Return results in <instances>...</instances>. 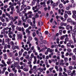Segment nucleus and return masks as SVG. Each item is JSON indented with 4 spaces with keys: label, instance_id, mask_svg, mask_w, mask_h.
<instances>
[{
    "label": "nucleus",
    "instance_id": "nucleus-12",
    "mask_svg": "<svg viewBox=\"0 0 76 76\" xmlns=\"http://www.w3.org/2000/svg\"><path fill=\"white\" fill-rule=\"evenodd\" d=\"M38 14L37 13H36V15H35V18H39V15H38Z\"/></svg>",
    "mask_w": 76,
    "mask_h": 76
},
{
    "label": "nucleus",
    "instance_id": "nucleus-28",
    "mask_svg": "<svg viewBox=\"0 0 76 76\" xmlns=\"http://www.w3.org/2000/svg\"><path fill=\"white\" fill-rule=\"evenodd\" d=\"M71 24H72L73 25H75V24H76V23H75V22L72 21L71 22Z\"/></svg>",
    "mask_w": 76,
    "mask_h": 76
},
{
    "label": "nucleus",
    "instance_id": "nucleus-54",
    "mask_svg": "<svg viewBox=\"0 0 76 76\" xmlns=\"http://www.w3.org/2000/svg\"><path fill=\"white\" fill-rule=\"evenodd\" d=\"M11 45H13L14 44V43H13V42L11 41L10 42Z\"/></svg>",
    "mask_w": 76,
    "mask_h": 76
},
{
    "label": "nucleus",
    "instance_id": "nucleus-29",
    "mask_svg": "<svg viewBox=\"0 0 76 76\" xmlns=\"http://www.w3.org/2000/svg\"><path fill=\"white\" fill-rule=\"evenodd\" d=\"M64 60L65 61H68V58H64Z\"/></svg>",
    "mask_w": 76,
    "mask_h": 76
},
{
    "label": "nucleus",
    "instance_id": "nucleus-27",
    "mask_svg": "<svg viewBox=\"0 0 76 76\" xmlns=\"http://www.w3.org/2000/svg\"><path fill=\"white\" fill-rule=\"evenodd\" d=\"M67 51H68V52H69V53H70V52H71V51H72V50H71V49H69V48L67 49Z\"/></svg>",
    "mask_w": 76,
    "mask_h": 76
},
{
    "label": "nucleus",
    "instance_id": "nucleus-5",
    "mask_svg": "<svg viewBox=\"0 0 76 76\" xmlns=\"http://www.w3.org/2000/svg\"><path fill=\"white\" fill-rule=\"evenodd\" d=\"M72 7V5L68 6V7L66 8V10H69L70 9V7Z\"/></svg>",
    "mask_w": 76,
    "mask_h": 76
},
{
    "label": "nucleus",
    "instance_id": "nucleus-35",
    "mask_svg": "<svg viewBox=\"0 0 76 76\" xmlns=\"http://www.w3.org/2000/svg\"><path fill=\"white\" fill-rule=\"evenodd\" d=\"M72 18L73 19H75L76 18V15H72Z\"/></svg>",
    "mask_w": 76,
    "mask_h": 76
},
{
    "label": "nucleus",
    "instance_id": "nucleus-47",
    "mask_svg": "<svg viewBox=\"0 0 76 76\" xmlns=\"http://www.w3.org/2000/svg\"><path fill=\"white\" fill-rule=\"evenodd\" d=\"M23 61L24 63H25L26 62V63H27L28 61L26 60V59H24L23 60Z\"/></svg>",
    "mask_w": 76,
    "mask_h": 76
},
{
    "label": "nucleus",
    "instance_id": "nucleus-3",
    "mask_svg": "<svg viewBox=\"0 0 76 76\" xmlns=\"http://www.w3.org/2000/svg\"><path fill=\"white\" fill-rule=\"evenodd\" d=\"M36 1L38 3L39 2V0H33V1L31 2L32 4L33 5H35V3H36Z\"/></svg>",
    "mask_w": 76,
    "mask_h": 76
},
{
    "label": "nucleus",
    "instance_id": "nucleus-61",
    "mask_svg": "<svg viewBox=\"0 0 76 76\" xmlns=\"http://www.w3.org/2000/svg\"><path fill=\"white\" fill-rule=\"evenodd\" d=\"M74 41L75 43H76V39L75 38H74Z\"/></svg>",
    "mask_w": 76,
    "mask_h": 76
},
{
    "label": "nucleus",
    "instance_id": "nucleus-13",
    "mask_svg": "<svg viewBox=\"0 0 76 76\" xmlns=\"http://www.w3.org/2000/svg\"><path fill=\"white\" fill-rule=\"evenodd\" d=\"M75 57H76V56H75V55H73V56H72V60H75V59H76V58H75Z\"/></svg>",
    "mask_w": 76,
    "mask_h": 76
},
{
    "label": "nucleus",
    "instance_id": "nucleus-18",
    "mask_svg": "<svg viewBox=\"0 0 76 76\" xmlns=\"http://www.w3.org/2000/svg\"><path fill=\"white\" fill-rule=\"evenodd\" d=\"M68 17V15H67V14L65 13L64 15V18H67Z\"/></svg>",
    "mask_w": 76,
    "mask_h": 76
},
{
    "label": "nucleus",
    "instance_id": "nucleus-9",
    "mask_svg": "<svg viewBox=\"0 0 76 76\" xmlns=\"http://www.w3.org/2000/svg\"><path fill=\"white\" fill-rule=\"evenodd\" d=\"M67 13L69 16H70L72 15V13H71V11H68Z\"/></svg>",
    "mask_w": 76,
    "mask_h": 76
},
{
    "label": "nucleus",
    "instance_id": "nucleus-48",
    "mask_svg": "<svg viewBox=\"0 0 76 76\" xmlns=\"http://www.w3.org/2000/svg\"><path fill=\"white\" fill-rule=\"evenodd\" d=\"M5 75H6V76L7 75H8V74H9V72L6 71L5 72Z\"/></svg>",
    "mask_w": 76,
    "mask_h": 76
},
{
    "label": "nucleus",
    "instance_id": "nucleus-33",
    "mask_svg": "<svg viewBox=\"0 0 76 76\" xmlns=\"http://www.w3.org/2000/svg\"><path fill=\"white\" fill-rule=\"evenodd\" d=\"M70 27V26H69V25H67L66 26V28L67 29H69V28Z\"/></svg>",
    "mask_w": 76,
    "mask_h": 76
},
{
    "label": "nucleus",
    "instance_id": "nucleus-7",
    "mask_svg": "<svg viewBox=\"0 0 76 76\" xmlns=\"http://www.w3.org/2000/svg\"><path fill=\"white\" fill-rule=\"evenodd\" d=\"M72 21V19H71L70 18H68L67 20V22H70L71 23Z\"/></svg>",
    "mask_w": 76,
    "mask_h": 76
},
{
    "label": "nucleus",
    "instance_id": "nucleus-17",
    "mask_svg": "<svg viewBox=\"0 0 76 76\" xmlns=\"http://www.w3.org/2000/svg\"><path fill=\"white\" fill-rule=\"evenodd\" d=\"M28 54V53H27V52L26 51L24 52L23 54V56H26V55Z\"/></svg>",
    "mask_w": 76,
    "mask_h": 76
},
{
    "label": "nucleus",
    "instance_id": "nucleus-19",
    "mask_svg": "<svg viewBox=\"0 0 76 76\" xmlns=\"http://www.w3.org/2000/svg\"><path fill=\"white\" fill-rule=\"evenodd\" d=\"M66 45L67 47H70L71 46V43H68Z\"/></svg>",
    "mask_w": 76,
    "mask_h": 76
},
{
    "label": "nucleus",
    "instance_id": "nucleus-20",
    "mask_svg": "<svg viewBox=\"0 0 76 76\" xmlns=\"http://www.w3.org/2000/svg\"><path fill=\"white\" fill-rule=\"evenodd\" d=\"M33 37H35V36H36V33L35 32H34L32 34Z\"/></svg>",
    "mask_w": 76,
    "mask_h": 76
},
{
    "label": "nucleus",
    "instance_id": "nucleus-50",
    "mask_svg": "<svg viewBox=\"0 0 76 76\" xmlns=\"http://www.w3.org/2000/svg\"><path fill=\"white\" fill-rule=\"evenodd\" d=\"M49 50H50V48H48L46 50L47 53H48L49 52Z\"/></svg>",
    "mask_w": 76,
    "mask_h": 76
},
{
    "label": "nucleus",
    "instance_id": "nucleus-16",
    "mask_svg": "<svg viewBox=\"0 0 76 76\" xmlns=\"http://www.w3.org/2000/svg\"><path fill=\"white\" fill-rule=\"evenodd\" d=\"M8 54L9 56H10L11 57H12L13 56V55H12V54L11 52H9V53H8Z\"/></svg>",
    "mask_w": 76,
    "mask_h": 76
},
{
    "label": "nucleus",
    "instance_id": "nucleus-26",
    "mask_svg": "<svg viewBox=\"0 0 76 76\" xmlns=\"http://www.w3.org/2000/svg\"><path fill=\"white\" fill-rule=\"evenodd\" d=\"M53 20H54L53 18H51V19L50 20V23H52Z\"/></svg>",
    "mask_w": 76,
    "mask_h": 76
},
{
    "label": "nucleus",
    "instance_id": "nucleus-60",
    "mask_svg": "<svg viewBox=\"0 0 76 76\" xmlns=\"http://www.w3.org/2000/svg\"><path fill=\"white\" fill-rule=\"evenodd\" d=\"M34 40L35 41H38V38L37 37H35L34 38Z\"/></svg>",
    "mask_w": 76,
    "mask_h": 76
},
{
    "label": "nucleus",
    "instance_id": "nucleus-39",
    "mask_svg": "<svg viewBox=\"0 0 76 76\" xmlns=\"http://www.w3.org/2000/svg\"><path fill=\"white\" fill-rule=\"evenodd\" d=\"M29 26V25L28 24H26L24 26V27L26 28H27Z\"/></svg>",
    "mask_w": 76,
    "mask_h": 76
},
{
    "label": "nucleus",
    "instance_id": "nucleus-4",
    "mask_svg": "<svg viewBox=\"0 0 76 76\" xmlns=\"http://www.w3.org/2000/svg\"><path fill=\"white\" fill-rule=\"evenodd\" d=\"M10 76H17L16 74L14 73L13 74V73H10L9 74Z\"/></svg>",
    "mask_w": 76,
    "mask_h": 76
},
{
    "label": "nucleus",
    "instance_id": "nucleus-8",
    "mask_svg": "<svg viewBox=\"0 0 76 76\" xmlns=\"http://www.w3.org/2000/svg\"><path fill=\"white\" fill-rule=\"evenodd\" d=\"M22 22L21 21V20H19L18 21V26H20V25H22V24H21Z\"/></svg>",
    "mask_w": 76,
    "mask_h": 76
},
{
    "label": "nucleus",
    "instance_id": "nucleus-24",
    "mask_svg": "<svg viewBox=\"0 0 76 76\" xmlns=\"http://www.w3.org/2000/svg\"><path fill=\"white\" fill-rule=\"evenodd\" d=\"M22 54V52H21V51H20L19 52V56H21Z\"/></svg>",
    "mask_w": 76,
    "mask_h": 76
},
{
    "label": "nucleus",
    "instance_id": "nucleus-40",
    "mask_svg": "<svg viewBox=\"0 0 76 76\" xmlns=\"http://www.w3.org/2000/svg\"><path fill=\"white\" fill-rule=\"evenodd\" d=\"M65 41H69V38L67 37L65 39Z\"/></svg>",
    "mask_w": 76,
    "mask_h": 76
},
{
    "label": "nucleus",
    "instance_id": "nucleus-22",
    "mask_svg": "<svg viewBox=\"0 0 76 76\" xmlns=\"http://www.w3.org/2000/svg\"><path fill=\"white\" fill-rule=\"evenodd\" d=\"M23 70L25 72H27V71H28V69L27 68H24L23 69Z\"/></svg>",
    "mask_w": 76,
    "mask_h": 76
},
{
    "label": "nucleus",
    "instance_id": "nucleus-63",
    "mask_svg": "<svg viewBox=\"0 0 76 76\" xmlns=\"http://www.w3.org/2000/svg\"><path fill=\"white\" fill-rule=\"evenodd\" d=\"M74 53H76V48L73 50Z\"/></svg>",
    "mask_w": 76,
    "mask_h": 76
},
{
    "label": "nucleus",
    "instance_id": "nucleus-32",
    "mask_svg": "<svg viewBox=\"0 0 76 76\" xmlns=\"http://www.w3.org/2000/svg\"><path fill=\"white\" fill-rule=\"evenodd\" d=\"M31 63H32V62H31V61H30L29 60V59H28V64H31Z\"/></svg>",
    "mask_w": 76,
    "mask_h": 76
},
{
    "label": "nucleus",
    "instance_id": "nucleus-2",
    "mask_svg": "<svg viewBox=\"0 0 76 76\" xmlns=\"http://www.w3.org/2000/svg\"><path fill=\"white\" fill-rule=\"evenodd\" d=\"M29 28H27L26 29V32L28 33V34L27 35V37H29L30 35V34H31V31H29Z\"/></svg>",
    "mask_w": 76,
    "mask_h": 76
},
{
    "label": "nucleus",
    "instance_id": "nucleus-62",
    "mask_svg": "<svg viewBox=\"0 0 76 76\" xmlns=\"http://www.w3.org/2000/svg\"><path fill=\"white\" fill-rule=\"evenodd\" d=\"M4 7L5 9L7 8V5H5L4 6Z\"/></svg>",
    "mask_w": 76,
    "mask_h": 76
},
{
    "label": "nucleus",
    "instance_id": "nucleus-14",
    "mask_svg": "<svg viewBox=\"0 0 76 76\" xmlns=\"http://www.w3.org/2000/svg\"><path fill=\"white\" fill-rule=\"evenodd\" d=\"M59 7L61 9V8H63V5L62 4H60L59 5Z\"/></svg>",
    "mask_w": 76,
    "mask_h": 76
},
{
    "label": "nucleus",
    "instance_id": "nucleus-52",
    "mask_svg": "<svg viewBox=\"0 0 76 76\" xmlns=\"http://www.w3.org/2000/svg\"><path fill=\"white\" fill-rule=\"evenodd\" d=\"M10 25H12V24H13V21L12 20H11L10 21Z\"/></svg>",
    "mask_w": 76,
    "mask_h": 76
},
{
    "label": "nucleus",
    "instance_id": "nucleus-44",
    "mask_svg": "<svg viewBox=\"0 0 76 76\" xmlns=\"http://www.w3.org/2000/svg\"><path fill=\"white\" fill-rule=\"evenodd\" d=\"M64 63H59V65L61 66H64Z\"/></svg>",
    "mask_w": 76,
    "mask_h": 76
},
{
    "label": "nucleus",
    "instance_id": "nucleus-34",
    "mask_svg": "<svg viewBox=\"0 0 76 76\" xmlns=\"http://www.w3.org/2000/svg\"><path fill=\"white\" fill-rule=\"evenodd\" d=\"M72 13L73 15H76V11H73L72 12Z\"/></svg>",
    "mask_w": 76,
    "mask_h": 76
},
{
    "label": "nucleus",
    "instance_id": "nucleus-58",
    "mask_svg": "<svg viewBox=\"0 0 76 76\" xmlns=\"http://www.w3.org/2000/svg\"><path fill=\"white\" fill-rule=\"evenodd\" d=\"M50 1H48L47 2V4L48 5V4H50Z\"/></svg>",
    "mask_w": 76,
    "mask_h": 76
},
{
    "label": "nucleus",
    "instance_id": "nucleus-64",
    "mask_svg": "<svg viewBox=\"0 0 76 76\" xmlns=\"http://www.w3.org/2000/svg\"><path fill=\"white\" fill-rule=\"evenodd\" d=\"M3 53H6V49H4L3 50Z\"/></svg>",
    "mask_w": 76,
    "mask_h": 76
},
{
    "label": "nucleus",
    "instance_id": "nucleus-36",
    "mask_svg": "<svg viewBox=\"0 0 76 76\" xmlns=\"http://www.w3.org/2000/svg\"><path fill=\"white\" fill-rule=\"evenodd\" d=\"M59 70L60 72H63V69H62V68H61V67H59Z\"/></svg>",
    "mask_w": 76,
    "mask_h": 76
},
{
    "label": "nucleus",
    "instance_id": "nucleus-11",
    "mask_svg": "<svg viewBox=\"0 0 76 76\" xmlns=\"http://www.w3.org/2000/svg\"><path fill=\"white\" fill-rule=\"evenodd\" d=\"M24 6V4H23V5H22L21 6V9H20V11L21 12L23 9H24V7H23V6Z\"/></svg>",
    "mask_w": 76,
    "mask_h": 76
},
{
    "label": "nucleus",
    "instance_id": "nucleus-57",
    "mask_svg": "<svg viewBox=\"0 0 76 76\" xmlns=\"http://www.w3.org/2000/svg\"><path fill=\"white\" fill-rule=\"evenodd\" d=\"M53 7H55V6H56V4L55 3H54L53 4Z\"/></svg>",
    "mask_w": 76,
    "mask_h": 76
},
{
    "label": "nucleus",
    "instance_id": "nucleus-46",
    "mask_svg": "<svg viewBox=\"0 0 76 76\" xmlns=\"http://www.w3.org/2000/svg\"><path fill=\"white\" fill-rule=\"evenodd\" d=\"M29 55H28L27 56H26L25 57L26 59H28V58H29Z\"/></svg>",
    "mask_w": 76,
    "mask_h": 76
},
{
    "label": "nucleus",
    "instance_id": "nucleus-10",
    "mask_svg": "<svg viewBox=\"0 0 76 76\" xmlns=\"http://www.w3.org/2000/svg\"><path fill=\"white\" fill-rule=\"evenodd\" d=\"M12 48L13 49V50H15L16 49V46H15L14 45H12Z\"/></svg>",
    "mask_w": 76,
    "mask_h": 76
},
{
    "label": "nucleus",
    "instance_id": "nucleus-42",
    "mask_svg": "<svg viewBox=\"0 0 76 76\" xmlns=\"http://www.w3.org/2000/svg\"><path fill=\"white\" fill-rule=\"evenodd\" d=\"M60 3V2L59 1H57L56 3V6H57L58 5V4Z\"/></svg>",
    "mask_w": 76,
    "mask_h": 76
},
{
    "label": "nucleus",
    "instance_id": "nucleus-43",
    "mask_svg": "<svg viewBox=\"0 0 76 76\" xmlns=\"http://www.w3.org/2000/svg\"><path fill=\"white\" fill-rule=\"evenodd\" d=\"M9 28L8 27H6V28H4L3 30L4 31H6V30H8Z\"/></svg>",
    "mask_w": 76,
    "mask_h": 76
},
{
    "label": "nucleus",
    "instance_id": "nucleus-37",
    "mask_svg": "<svg viewBox=\"0 0 76 76\" xmlns=\"http://www.w3.org/2000/svg\"><path fill=\"white\" fill-rule=\"evenodd\" d=\"M29 37L28 39L29 40H30V41H31V40L32 39V37H29H29Z\"/></svg>",
    "mask_w": 76,
    "mask_h": 76
},
{
    "label": "nucleus",
    "instance_id": "nucleus-21",
    "mask_svg": "<svg viewBox=\"0 0 76 76\" xmlns=\"http://www.w3.org/2000/svg\"><path fill=\"white\" fill-rule=\"evenodd\" d=\"M9 41H10V39H9V38H8L5 40V42H9Z\"/></svg>",
    "mask_w": 76,
    "mask_h": 76
},
{
    "label": "nucleus",
    "instance_id": "nucleus-15",
    "mask_svg": "<svg viewBox=\"0 0 76 76\" xmlns=\"http://www.w3.org/2000/svg\"><path fill=\"white\" fill-rule=\"evenodd\" d=\"M73 31L74 32H75L76 31V25L74 27V29L73 30Z\"/></svg>",
    "mask_w": 76,
    "mask_h": 76
},
{
    "label": "nucleus",
    "instance_id": "nucleus-1",
    "mask_svg": "<svg viewBox=\"0 0 76 76\" xmlns=\"http://www.w3.org/2000/svg\"><path fill=\"white\" fill-rule=\"evenodd\" d=\"M75 70H74L72 71H72L70 70L68 71L67 73L68 75H71V76H73L74 74H75Z\"/></svg>",
    "mask_w": 76,
    "mask_h": 76
},
{
    "label": "nucleus",
    "instance_id": "nucleus-25",
    "mask_svg": "<svg viewBox=\"0 0 76 76\" xmlns=\"http://www.w3.org/2000/svg\"><path fill=\"white\" fill-rule=\"evenodd\" d=\"M64 23L61 22L60 24L61 26H63L64 25Z\"/></svg>",
    "mask_w": 76,
    "mask_h": 76
},
{
    "label": "nucleus",
    "instance_id": "nucleus-41",
    "mask_svg": "<svg viewBox=\"0 0 76 76\" xmlns=\"http://www.w3.org/2000/svg\"><path fill=\"white\" fill-rule=\"evenodd\" d=\"M18 30L19 31H21L22 29H21V27H19L18 28Z\"/></svg>",
    "mask_w": 76,
    "mask_h": 76
},
{
    "label": "nucleus",
    "instance_id": "nucleus-53",
    "mask_svg": "<svg viewBox=\"0 0 76 76\" xmlns=\"http://www.w3.org/2000/svg\"><path fill=\"white\" fill-rule=\"evenodd\" d=\"M2 17L3 18H6V16H5V14H2Z\"/></svg>",
    "mask_w": 76,
    "mask_h": 76
},
{
    "label": "nucleus",
    "instance_id": "nucleus-51",
    "mask_svg": "<svg viewBox=\"0 0 76 76\" xmlns=\"http://www.w3.org/2000/svg\"><path fill=\"white\" fill-rule=\"evenodd\" d=\"M27 9H31V7L29 6H27L26 7Z\"/></svg>",
    "mask_w": 76,
    "mask_h": 76
},
{
    "label": "nucleus",
    "instance_id": "nucleus-23",
    "mask_svg": "<svg viewBox=\"0 0 76 76\" xmlns=\"http://www.w3.org/2000/svg\"><path fill=\"white\" fill-rule=\"evenodd\" d=\"M17 13H20V10H19V8H18L17 10Z\"/></svg>",
    "mask_w": 76,
    "mask_h": 76
},
{
    "label": "nucleus",
    "instance_id": "nucleus-30",
    "mask_svg": "<svg viewBox=\"0 0 76 76\" xmlns=\"http://www.w3.org/2000/svg\"><path fill=\"white\" fill-rule=\"evenodd\" d=\"M69 69L70 70H72L73 69V66H69Z\"/></svg>",
    "mask_w": 76,
    "mask_h": 76
},
{
    "label": "nucleus",
    "instance_id": "nucleus-49",
    "mask_svg": "<svg viewBox=\"0 0 76 76\" xmlns=\"http://www.w3.org/2000/svg\"><path fill=\"white\" fill-rule=\"evenodd\" d=\"M15 48H17L18 50H19V46H15Z\"/></svg>",
    "mask_w": 76,
    "mask_h": 76
},
{
    "label": "nucleus",
    "instance_id": "nucleus-59",
    "mask_svg": "<svg viewBox=\"0 0 76 76\" xmlns=\"http://www.w3.org/2000/svg\"><path fill=\"white\" fill-rule=\"evenodd\" d=\"M69 53L68 52H67L65 56H69Z\"/></svg>",
    "mask_w": 76,
    "mask_h": 76
},
{
    "label": "nucleus",
    "instance_id": "nucleus-38",
    "mask_svg": "<svg viewBox=\"0 0 76 76\" xmlns=\"http://www.w3.org/2000/svg\"><path fill=\"white\" fill-rule=\"evenodd\" d=\"M45 35H47L48 34V31H45Z\"/></svg>",
    "mask_w": 76,
    "mask_h": 76
},
{
    "label": "nucleus",
    "instance_id": "nucleus-31",
    "mask_svg": "<svg viewBox=\"0 0 76 76\" xmlns=\"http://www.w3.org/2000/svg\"><path fill=\"white\" fill-rule=\"evenodd\" d=\"M46 65H48V60H46V62H45Z\"/></svg>",
    "mask_w": 76,
    "mask_h": 76
},
{
    "label": "nucleus",
    "instance_id": "nucleus-45",
    "mask_svg": "<svg viewBox=\"0 0 76 76\" xmlns=\"http://www.w3.org/2000/svg\"><path fill=\"white\" fill-rule=\"evenodd\" d=\"M56 39V36H55L53 38V41H55Z\"/></svg>",
    "mask_w": 76,
    "mask_h": 76
},
{
    "label": "nucleus",
    "instance_id": "nucleus-55",
    "mask_svg": "<svg viewBox=\"0 0 76 76\" xmlns=\"http://www.w3.org/2000/svg\"><path fill=\"white\" fill-rule=\"evenodd\" d=\"M28 13L27 14V15H29V14H32V12L31 11H29L28 12Z\"/></svg>",
    "mask_w": 76,
    "mask_h": 76
},
{
    "label": "nucleus",
    "instance_id": "nucleus-6",
    "mask_svg": "<svg viewBox=\"0 0 76 76\" xmlns=\"http://www.w3.org/2000/svg\"><path fill=\"white\" fill-rule=\"evenodd\" d=\"M72 38H75L76 36V33H72Z\"/></svg>",
    "mask_w": 76,
    "mask_h": 76
},
{
    "label": "nucleus",
    "instance_id": "nucleus-56",
    "mask_svg": "<svg viewBox=\"0 0 76 76\" xmlns=\"http://www.w3.org/2000/svg\"><path fill=\"white\" fill-rule=\"evenodd\" d=\"M59 32L60 34H62V30H60L59 31Z\"/></svg>",
    "mask_w": 76,
    "mask_h": 76
}]
</instances>
